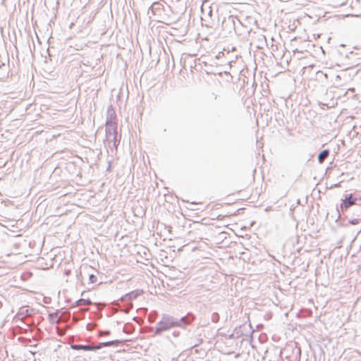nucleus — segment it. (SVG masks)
Listing matches in <instances>:
<instances>
[{
	"instance_id": "obj_1",
	"label": "nucleus",
	"mask_w": 361,
	"mask_h": 361,
	"mask_svg": "<svg viewBox=\"0 0 361 361\" xmlns=\"http://www.w3.org/2000/svg\"><path fill=\"white\" fill-rule=\"evenodd\" d=\"M195 319V316L192 312H188L186 315L178 318L169 314H163L161 319L157 322L154 334L159 336L163 332L173 328L185 329Z\"/></svg>"
},
{
	"instance_id": "obj_2",
	"label": "nucleus",
	"mask_w": 361,
	"mask_h": 361,
	"mask_svg": "<svg viewBox=\"0 0 361 361\" xmlns=\"http://www.w3.org/2000/svg\"><path fill=\"white\" fill-rule=\"evenodd\" d=\"M254 330L252 329L250 324H242L237 326L234 329V332L230 336V338H242L243 341H247L252 339Z\"/></svg>"
},
{
	"instance_id": "obj_3",
	"label": "nucleus",
	"mask_w": 361,
	"mask_h": 361,
	"mask_svg": "<svg viewBox=\"0 0 361 361\" xmlns=\"http://www.w3.org/2000/svg\"><path fill=\"white\" fill-rule=\"evenodd\" d=\"M236 24L240 25V20L234 16H228L222 21V30L226 35L235 33Z\"/></svg>"
},
{
	"instance_id": "obj_4",
	"label": "nucleus",
	"mask_w": 361,
	"mask_h": 361,
	"mask_svg": "<svg viewBox=\"0 0 361 361\" xmlns=\"http://www.w3.org/2000/svg\"><path fill=\"white\" fill-rule=\"evenodd\" d=\"M357 201V198L354 197L353 194H347L344 195V198L341 200V203L340 204L339 207H336V212L338 213V218L336 219V221L338 220V219L341 218V212H346L350 207L355 206L356 202Z\"/></svg>"
},
{
	"instance_id": "obj_5",
	"label": "nucleus",
	"mask_w": 361,
	"mask_h": 361,
	"mask_svg": "<svg viewBox=\"0 0 361 361\" xmlns=\"http://www.w3.org/2000/svg\"><path fill=\"white\" fill-rule=\"evenodd\" d=\"M71 348L75 350H87V351H95L99 350V346L95 345H82V344H71Z\"/></svg>"
},
{
	"instance_id": "obj_6",
	"label": "nucleus",
	"mask_w": 361,
	"mask_h": 361,
	"mask_svg": "<svg viewBox=\"0 0 361 361\" xmlns=\"http://www.w3.org/2000/svg\"><path fill=\"white\" fill-rule=\"evenodd\" d=\"M106 142L108 143V148L111 152L116 151L117 147L119 145L120 140L117 138V134H114L111 137H106Z\"/></svg>"
},
{
	"instance_id": "obj_7",
	"label": "nucleus",
	"mask_w": 361,
	"mask_h": 361,
	"mask_svg": "<svg viewBox=\"0 0 361 361\" xmlns=\"http://www.w3.org/2000/svg\"><path fill=\"white\" fill-rule=\"evenodd\" d=\"M106 137H111V136L114 134H117V126L115 122L109 121L106 122V128H105Z\"/></svg>"
},
{
	"instance_id": "obj_8",
	"label": "nucleus",
	"mask_w": 361,
	"mask_h": 361,
	"mask_svg": "<svg viewBox=\"0 0 361 361\" xmlns=\"http://www.w3.org/2000/svg\"><path fill=\"white\" fill-rule=\"evenodd\" d=\"M143 290L142 289H136L130 293L125 294V298H128V301H131L137 298L140 295L143 294Z\"/></svg>"
},
{
	"instance_id": "obj_9",
	"label": "nucleus",
	"mask_w": 361,
	"mask_h": 361,
	"mask_svg": "<svg viewBox=\"0 0 361 361\" xmlns=\"http://www.w3.org/2000/svg\"><path fill=\"white\" fill-rule=\"evenodd\" d=\"M163 7V5L161 4H160L159 2H154L151 6L149 8V10H148V15L149 16V18L152 17V16L150 15V13H152V15L154 16L156 15V13L159 11H160Z\"/></svg>"
},
{
	"instance_id": "obj_10",
	"label": "nucleus",
	"mask_w": 361,
	"mask_h": 361,
	"mask_svg": "<svg viewBox=\"0 0 361 361\" xmlns=\"http://www.w3.org/2000/svg\"><path fill=\"white\" fill-rule=\"evenodd\" d=\"M29 315H31L30 310L23 307L15 316V319L23 320L25 317Z\"/></svg>"
},
{
	"instance_id": "obj_11",
	"label": "nucleus",
	"mask_w": 361,
	"mask_h": 361,
	"mask_svg": "<svg viewBox=\"0 0 361 361\" xmlns=\"http://www.w3.org/2000/svg\"><path fill=\"white\" fill-rule=\"evenodd\" d=\"M123 343V341H121V340H114V341L99 343L98 344V346H99V349H101L103 347H109V346H111V345L118 346L120 344H122Z\"/></svg>"
},
{
	"instance_id": "obj_12",
	"label": "nucleus",
	"mask_w": 361,
	"mask_h": 361,
	"mask_svg": "<svg viewBox=\"0 0 361 361\" xmlns=\"http://www.w3.org/2000/svg\"><path fill=\"white\" fill-rule=\"evenodd\" d=\"M116 118V114L112 108V106H109L108 107V109H107V114H106V122H108L109 121H111V122H114V120Z\"/></svg>"
},
{
	"instance_id": "obj_13",
	"label": "nucleus",
	"mask_w": 361,
	"mask_h": 361,
	"mask_svg": "<svg viewBox=\"0 0 361 361\" xmlns=\"http://www.w3.org/2000/svg\"><path fill=\"white\" fill-rule=\"evenodd\" d=\"M329 150L326 149L322 151H321L317 157L318 161L322 164L323 163L325 159L329 157Z\"/></svg>"
},
{
	"instance_id": "obj_14",
	"label": "nucleus",
	"mask_w": 361,
	"mask_h": 361,
	"mask_svg": "<svg viewBox=\"0 0 361 361\" xmlns=\"http://www.w3.org/2000/svg\"><path fill=\"white\" fill-rule=\"evenodd\" d=\"M352 216L361 219V204H355L352 209Z\"/></svg>"
},
{
	"instance_id": "obj_15",
	"label": "nucleus",
	"mask_w": 361,
	"mask_h": 361,
	"mask_svg": "<svg viewBox=\"0 0 361 361\" xmlns=\"http://www.w3.org/2000/svg\"><path fill=\"white\" fill-rule=\"evenodd\" d=\"M92 302L90 299H78L75 302L73 305V307L80 306V305H89Z\"/></svg>"
},
{
	"instance_id": "obj_16",
	"label": "nucleus",
	"mask_w": 361,
	"mask_h": 361,
	"mask_svg": "<svg viewBox=\"0 0 361 361\" xmlns=\"http://www.w3.org/2000/svg\"><path fill=\"white\" fill-rule=\"evenodd\" d=\"M220 317L217 312H213L211 315V320L213 323H217L219 322Z\"/></svg>"
},
{
	"instance_id": "obj_17",
	"label": "nucleus",
	"mask_w": 361,
	"mask_h": 361,
	"mask_svg": "<svg viewBox=\"0 0 361 361\" xmlns=\"http://www.w3.org/2000/svg\"><path fill=\"white\" fill-rule=\"evenodd\" d=\"M361 222V219L357 217L353 216L352 219L348 220V224L357 225Z\"/></svg>"
},
{
	"instance_id": "obj_18",
	"label": "nucleus",
	"mask_w": 361,
	"mask_h": 361,
	"mask_svg": "<svg viewBox=\"0 0 361 361\" xmlns=\"http://www.w3.org/2000/svg\"><path fill=\"white\" fill-rule=\"evenodd\" d=\"M89 281L91 283H94L97 281V277L94 274H90L89 276Z\"/></svg>"
},
{
	"instance_id": "obj_19",
	"label": "nucleus",
	"mask_w": 361,
	"mask_h": 361,
	"mask_svg": "<svg viewBox=\"0 0 361 361\" xmlns=\"http://www.w3.org/2000/svg\"><path fill=\"white\" fill-rule=\"evenodd\" d=\"M111 334V331L107 330V331H100L99 332V336H102L103 335H109Z\"/></svg>"
},
{
	"instance_id": "obj_20",
	"label": "nucleus",
	"mask_w": 361,
	"mask_h": 361,
	"mask_svg": "<svg viewBox=\"0 0 361 361\" xmlns=\"http://www.w3.org/2000/svg\"><path fill=\"white\" fill-rule=\"evenodd\" d=\"M180 333L179 331L175 330L172 332L171 336L174 338H178L180 336Z\"/></svg>"
},
{
	"instance_id": "obj_21",
	"label": "nucleus",
	"mask_w": 361,
	"mask_h": 361,
	"mask_svg": "<svg viewBox=\"0 0 361 361\" xmlns=\"http://www.w3.org/2000/svg\"><path fill=\"white\" fill-rule=\"evenodd\" d=\"M202 343V339H200V340H198L197 343L192 344V347L194 348V347L198 346L200 345V343Z\"/></svg>"
},
{
	"instance_id": "obj_22",
	"label": "nucleus",
	"mask_w": 361,
	"mask_h": 361,
	"mask_svg": "<svg viewBox=\"0 0 361 361\" xmlns=\"http://www.w3.org/2000/svg\"><path fill=\"white\" fill-rule=\"evenodd\" d=\"M120 300H121V302H127V301H128V298H125V295H123V296H121V297L120 298Z\"/></svg>"
},
{
	"instance_id": "obj_23",
	"label": "nucleus",
	"mask_w": 361,
	"mask_h": 361,
	"mask_svg": "<svg viewBox=\"0 0 361 361\" xmlns=\"http://www.w3.org/2000/svg\"><path fill=\"white\" fill-rule=\"evenodd\" d=\"M110 170H111V161L109 162V165H108V167L106 169V171H110Z\"/></svg>"
},
{
	"instance_id": "obj_24",
	"label": "nucleus",
	"mask_w": 361,
	"mask_h": 361,
	"mask_svg": "<svg viewBox=\"0 0 361 361\" xmlns=\"http://www.w3.org/2000/svg\"><path fill=\"white\" fill-rule=\"evenodd\" d=\"M212 9H209V11H208V13H207V15H208V16H212Z\"/></svg>"
},
{
	"instance_id": "obj_25",
	"label": "nucleus",
	"mask_w": 361,
	"mask_h": 361,
	"mask_svg": "<svg viewBox=\"0 0 361 361\" xmlns=\"http://www.w3.org/2000/svg\"><path fill=\"white\" fill-rule=\"evenodd\" d=\"M202 12L204 13V8L203 7L201 8Z\"/></svg>"
},
{
	"instance_id": "obj_26",
	"label": "nucleus",
	"mask_w": 361,
	"mask_h": 361,
	"mask_svg": "<svg viewBox=\"0 0 361 361\" xmlns=\"http://www.w3.org/2000/svg\"><path fill=\"white\" fill-rule=\"evenodd\" d=\"M207 27H212V25H206Z\"/></svg>"
}]
</instances>
